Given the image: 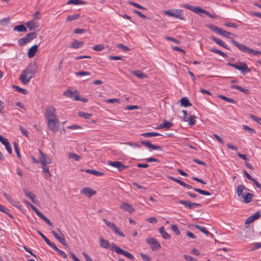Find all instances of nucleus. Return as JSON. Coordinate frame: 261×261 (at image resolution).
<instances>
[{
  "label": "nucleus",
  "mask_w": 261,
  "mask_h": 261,
  "mask_svg": "<svg viewBox=\"0 0 261 261\" xmlns=\"http://www.w3.org/2000/svg\"><path fill=\"white\" fill-rule=\"evenodd\" d=\"M36 70L37 65L36 63H31L26 69L22 71L21 74L20 75L19 80L24 85L28 84L32 78V75L35 74Z\"/></svg>",
  "instance_id": "1"
},
{
  "label": "nucleus",
  "mask_w": 261,
  "mask_h": 261,
  "mask_svg": "<svg viewBox=\"0 0 261 261\" xmlns=\"http://www.w3.org/2000/svg\"><path fill=\"white\" fill-rule=\"evenodd\" d=\"M180 6L189 9L196 14H199L200 12L202 13L211 18H216L217 17L215 14H211L207 11L199 7H194L188 4H181Z\"/></svg>",
  "instance_id": "2"
},
{
  "label": "nucleus",
  "mask_w": 261,
  "mask_h": 261,
  "mask_svg": "<svg viewBox=\"0 0 261 261\" xmlns=\"http://www.w3.org/2000/svg\"><path fill=\"white\" fill-rule=\"evenodd\" d=\"M231 42L239 50L243 52L247 53L249 54H253L254 56L261 55V51L255 50L253 49L250 48L244 44L240 43L234 39L231 40Z\"/></svg>",
  "instance_id": "3"
},
{
  "label": "nucleus",
  "mask_w": 261,
  "mask_h": 261,
  "mask_svg": "<svg viewBox=\"0 0 261 261\" xmlns=\"http://www.w3.org/2000/svg\"><path fill=\"white\" fill-rule=\"evenodd\" d=\"M63 95L67 97L71 98L76 101H81L84 102H87L88 99L86 98H81L79 92L77 90L71 91L67 90L63 93Z\"/></svg>",
  "instance_id": "4"
},
{
  "label": "nucleus",
  "mask_w": 261,
  "mask_h": 261,
  "mask_svg": "<svg viewBox=\"0 0 261 261\" xmlns=\"http://www.w3.org/2000/svg\"><path fill=\"white\" fill-rule=\"evenodd\" d=\"M110 249L112 251H115L118 254H122L130 260L134 259V256H133V255H132L131 253L128 252L126 251L123 250L114 243H112L111 245Z\"/></svg>",
  "instance_id": "5"
},
{
  "label": "nucleus",
  "mask_w": 261,
  "mask_h": 261,
  "mask_svg": "<svg viewBox=\"0 0 261 261\" xmlns=\"http://www.w3.org/2000/svg\"><path fill=\"white\" fill-rule=\"evenodd\" d=\"M227 65L235 68L236 69L241 71L242 73L245 71H250L249 68L248 67L247 64L244 62H238L236 64L228 63Z\"/></svg>",
  "instance_id": "6"
},
{
  "label": "nucleus",
  "mask_w": 261,
  "mask_h": 261,
  "mask_svg": "<svg viewBox=\"0 0 261 261\" xmlns=\"http://www.w3.org/2000/svg\"><path fill=\"white\" fill-rule=\"evenodd\" d=\"M37 37V34L35 32H31L26 34L25 37L19 39L18 43L20 46H22L24 44L29 42L30 41L35 38Z\"/></svg>",
  "instance_id": "7"
},
{
  "label": "nucleus",
  "mask_w": 261,
  "mask_h": 261,
  "mask_svg": "<svg viewBox=\"0 0 261 261\" xmlns=\"http://www.w3.org/2000/svg\"><path fill=\"white\" fill-rule=\"evenodd\" d=\"M45 117L47 120L56 118V109L52 106H49L45 108Z\"/></svg>",
  "instance_id": "8"
},
{
  "label": "nucleus",
  "mask_w": 261,
  "mask_h": 261,
  "mask_svg": "<svg viewBox=\"0 0 261 261\" xmlns=\"http://www.w3.org/2000/svg\"><path fill=\"white\" fill-rule=\"evenodd\" d=\"M47 121L49 129L53 133H56L58 130L60 123L59 119L56 118Z\"/></svg>",
  "instance_id": "9"
},
{
  "label": "nucleus",
  "mask_w": 261,
  "mask_h": 261,
  "mask_svg": "<svg viewBox=\"0 0 261 261\" xmlns=\"http://www.w3.org/2000/svg\"><path fill=\"white\" fill-rule=\"evenodd\" d=\"M38 151L40 155L39 157V161L41 165L45 166L50 164L51 163L50 159L46 154L43 153L40 149H39Z\"/></svg>",
  "instance_id": "10"
},
{
  "label": "nucleus",
  "mask_w": 261,
  "mask_h": 261,
  "mask_svg": "<svg viewBox=\"0 0 261 261\" xmlns=\"http://www.w3.org/2000/svg\"><path fill=\"white\" fill-rule=\"evenodd\" d=\"M108 165L116 168L119 171H122L128 167V166L123 165L121 162L119 161H109Z\"/></svg>",
  "instance_id": "11"
},
{
  "label": "nucleus",
  "mask_w": 261,
  "mask_h": 261,
  "mask_svg": "<svg viewBox=\"0 0 261 261\" xmlns=\"http://www.w3.org/2000/svg\"><path fill=\"white\" fill-rule=\"evenodd\" d=\"M147 242L149 244L152 250H155L161 248V245L157 240L154 238L148 239Z\"/></svg>",
  "instance_id": "12"
},
{
  "label": "nucleus",
  "mask_w": 261,
  "mask_h": 261,
  "mask_svg": "<svg viewBox=\"0 0 261 261\" xmlns=\"http://www.w3.org/2000/svg\"><path fill=\"white\" fill-rule=\"evenodd\" d=\"M182 186L188 189H193L195 191H196L202 195H203L210 196L211 195V194L207 191L202 190L198 189V188H193L191 186L188 185V184H186L185 182L184 183V184Z\"/></svg>",
  "instance_id": "13"
},
{
  "label": "nucleus",
  "mask_w": 261,
  "mask_h": 261,
  "mask_svg": "<svg viewBox=\"0 0 261 261\" xmlns=\"http://www.w3.org/2000/svg\"><path fill=\"white\" fill-rule=\"evenodd\" d=\"M141 143L142 145H144L145 146L147 147V148L151 149L152 150H162V147L161 146L156 145H153L148 141H141Z\"/></svg>",
  "instance_id": "14"
},
{
  "label": "nucleus",
  "mask_w": 261,
  "mask_h": 261,
  "mask_svg": "<svg viewBox=\"0 0 261 261\" xmlns=\"http://www.w3.org/2000/svg\"><path fill=\"white\" fill-rule=\"evenodd\" d=\"M260 217V213L259 211L256 212L252 216L247 218V219L245 221L246 224H249L252 223L255 220H257Z\"/></svg>",
  "instance_id": "15"
},
{
  "label": "nucleus",
  "mask_w": 261,
  "mask_h": 261,
  "mask_svg": "<svg viewBox=\"0 0 261 261\" xmlns=\"http://www.w3.org/2000/svg\"><path fill=\"white\" fill-rule=\"evenodd\" d=\"M120 208L123 210L124 211L131 214L135 211V209L132 206L126 202H123L120 205Z\"/></svg>",
  "instance_id": "16"
},
{
  "label": "nucleus",
  "mask_w": 261,
  "mask_h": 261,
  "mask_svg": "<svg viewBox=\"0 0 261 261\" xmlns=\"http://www.w3.org/2000/svg\"><path fill=\"white\" fill-rule=\"evenodd\" d=\"M81 193L86 195L88 197H91L92 196L95 195L96 192L90 188H85L81 191Z\"/></svg>",
  "instance_id": "17"
},
{
  "label": "nucleus",
  "mask_w": 261,
  "mask_h": 261,
  "mask_svg": "<svg viewBox=\"0 0 261 261\" xmlns=\"http://www.w3.org/2000/svg\"><path fill=\"white\" fill-rule=\"evenodd\" d=\"M211 39L213 41H214L216 43H217L218 45L221 46H222L223 47L227 49H229V48H228V46L227 45H226L225 44V43L222 41L221 40L218 39V38H217L216 37H215V36H211L210 37Z\"/></svg>",
  "instance_id": "18"
},
{
  "label": "nucleus",
  "mask_w": 261,
  "mask_h": 261,
  "mask_svg": "<svg viewBox=\"0 0 261 261\" xmlns=\"http://www.w3.org/2000/svg\"><path fill=\"white\" fill-rule=\"evenodd\" d=\"M37 48H38V45H34L33 46H32L29 50V51L28 53V56L29 58H31L33 57L36 53L37 51Z\"/></svg>",
  "instance_id": "19"
},
{
  "label": "nucleus",
  "mask_w": 261,
  "mask_h": 261,
  "mask_svg": "<svg viewBox=\"0 0 261 261\" xmlns=\"http://www.w3.org/2000/svg\"><path fill=\"white\" fill-rule=\"evenodd\" d=\"M27 27L30 30H34L38 28L39 24L38 23L34 21V20H32L30 21H28L26 23Z\"/></svg>",
  "instance_id": "20"
},
{
  "label": "nucleus",
  "mask_w": 261,
  "mask_h": 261,
  "mask_svg": "<svg viewBox=\"0 0 261 261\" xmlns=\"http://www.w3.org/2000/svg\"><path fill=\"white\" fill-rule=\"evenodd\" d=\"M84 45V42L83 41H80L77 40H74L71 43L70 45L71 48H79L82 47Z\"/></svg>",
  "instance_id": "21"
},
{
  "label": "nucleus",
  "mask_w": 261,
  "mask_h": 261,
  "mask_svg": "<svg viewBox=\"0 0 261 261\" xmlns=\"http://www.w3.org/2000/svg\"><path fill=\"white\" fill-rule=\"evenodd\" d=\"M99 245L103 248H108L110 247L109 242L102 238H99Z\"/></svg>",
  "instance_id": "22"
},
{
  "label": "nucleus",
  "mask_w": 261,
  "mask_h": 261,
  "mask_svg": "<svg viewBox=\"0 0 261 261\" xmlns=\"http://www.w3.org/2000/svg\"><path fill=\"white\" fill-rule=\"evenodd\" d=\"M194 227L205 233L206 236H212V234L206 229V228L197 224L194 225Z\"/></svg>",
  "instance_id": "23"
},
{
  "label": "nucleus",
  "mask_w": 261,
  "mask_h": 261,
  "mask_svg": "<svg viewBox=\"0 0 261 261\" xmlns=\"http://www.w3.org/2000/svg\"><path fill=\"white\" fill-rule=\"evenodd\" d=\"M24 193L25 194V195L28 197L30 199H31L33 203H35V199L36 197L35 195L32 192L29 191L28 190L24 189L23 190Z\"/></svg>",
  "instance_id": "24"
},
{
  "label": "nucleus",
  "mask_w": 261,
  "mask_h": 261,
  "mask_svg": "<svg viewBox=\"0 0 261 261\" xmlns=\"http://www.w3.org/2000/svg\"><path fill=\"white\" fill-rule=\"evenodd\" d=\"M174 14L177 16H174L175 18H178L181 20H185V18L182 16V11L180 9L174 10Z\"/></svg>",
  "instance_id": "25"
},
{
  "label": "nucleus",
  "mask_w": 261,
  "mask_h": 261,
  "mask_svg": "<svg viewBox=\"0 0 261 261\" xmlns=\"http://www.w3.org/2000/svg\"><path fill=\"white\" fill-rule=\"evenodd\" d=\"M243 190L248 191L249 189L246 188L244 185H240L237 188V194L238 196L242 197V196H244L243 195Z\"/></svg>",
  "instance_id": "26"
},
{
  "label": "nucleus",
  "mask_w": 261,
  "mask_h": 261,
  "mask_svg": "<svg viewBox=\"0 0 261 261\" xmlns=\"http://www.w3.org/2000/svg\"><path fill=\"white\" fill-rule=\"evenodd\" d=\"M230 87L232 89H237L242 92H244L246 94H248L250 93V91L248 89H245L240 86L232 85H231Z\"/></svg>",
  "instance_id": "27"
},
{
  "label": "nucleus",
  "mask_w": 261,
  "mask_h": 261,
  "mask_svg": "<svg viewBox=\"0 0 261 261\" xmlns=\"http://www.w3.org/2000/svg\"><path fill=\"white\" fill-rule=\"evenodd\" d=\"M132 73L133 75L136 76L139 79H144L147 77V75L140 70L132 71Z\"/></svg>",
  "instance_id": "28"
},
{
  "label": "nucleus",
  "mask_w": 261,
  "mask_h": 261,
  "mask_svg": "<svg viewBox=\"0 0 261 261\" xmlns=\"http://www.w3.org/2000/svg\"><path fill=\"white\" fill-rule=\"evenodd\" d=\"M160 233L161 234L162 237L165 239H169L170 236L165 231L164 226H162L159 229Z\"/></svg>",
  "instance_id": "29"
},
{
  "label": "nucleus",
  "mask_w": 261,
  "mask_h": 261,
  "mask_svg": "<svg viewBox=\"0 0 261 261\" xmlns=\"http://www.w3.org/2000/svg\"><path fill=\"white\" fill-rule=\"evenodd\" d=\"M253 197V194L250 193H247L246 194L244 195V196H242V198L244 199V201L246 203H248L252 200Z\"/></svg>",
  "instance_id": "30"
},
{
  "label": "nucleus",
  "mask_w": 261,
  "mask_h": 261,
  "mask_svg": "<svg viewBox=\"0 0 261 261\" xmlns=\"http://www.w3.org/2000/svg\"><path fill=\"white\" fill-rule=\"evenodd\" d=\"M85 171H86V172H87L88 173L93 174V175L97 176H102V175H104L103 172H100L99 171L94 170H92V169H86Z\"/></svg>",
  "instance_id": "31"
},
{
  "label": "nucleus",
  "mask_w": 261,
  "mask_h": 261,
  "mask_svg": "<svg viewBox=\"0 0 261 261\" xmlns=\"http://www.w3.org/2000/svg\"><path fill=\"white\" fill-rule=\"evenodd\" d=\"M207 27L211 31H213V32H215L216 33H217L218 34H219V35H220V34L221 33V31L222 30L221 28H219L218 27L214 25L213 24H209L207 26Z\"/></svg>",
  "instance_id": "32"
},
{
  "label": "nucleus",
  "mask_w": 261,
  "mask_h": 261,
  "mask_svg": "<svg viewBox=\"0 0 261 261\" xmlns=\"http://www.w3.org/2000/svg\"><path fill=\"white\" fill-rule=\"evenodd\" d=\"M14 31L25 32L27 31L26 27L23 24L16 25L14 28Z\"/></svg>",
  "instance_id": "33"
},
{
  "label": "nucleus",
  "mask_w": 261,
  "mask_h": 261,
  "mask_svg": "<svg viewBox=\"0 0 261 261\" xmlns=\"http://www.w3.org/2000/svg\"><path fill=\"white\" fill-rule=\"evenodd\" d=\"M141 135L144 137L150 138L152 137L161 136V135L158 133H155V132H148V133H143Z\"/></svg>",
  "instance_id": "34"
},
{
  "label": "nucleus",
  "mask_w": 261,
  "mask_h": 261,
  "mask_svg": "<svg viewBox=\"0 0 261 261\" xmlns=\"http://www.w3.org/2000/svg\"><path fill=\"white\" fill-rule=\"evenodd\" d=\"M180 105L184 107H187L192 105L187 97L182 98L180 99Z\"/></svg>",
  "instance_id": "35"
},
{
  "label": "nucleus",
  "mask_w": 261,
  "mask_h": 261,
  "mask_svg": "<svg viewBox=\"0 0 261 261\" xmlns=\"http://www.w3.org/2000/svg\"><path fill=\"white\" fill-rule=\"evenodd\" d=\"M218 97L224 100H225L228 102H230V103H237V101L232 99V98H230L229 97H227L224 95H218Z\"/></svg>",
  "instance_id": "36"
},
{
  "label": "nucleus",
  "mask_w": 261,
  "mask_h": 261,
  "mask_svg": "<svg viewBox=\"0 0 261 261\" xmlns=\"http://www.w3.org/2000/svg\"><path fill=\"white\" fill-rule=\"evenodd\" d=\"M78 116L79 117L84 118L86 119H89L91 117L92 115L89 113H87L81 111L78 113Z\"/></svg>",
  "instance_id": "37"
},
{
  "label": "nucleus",
  "mask_w": 261,
  "mask_h": 261,
  "mask_svg": "<svg viewBox=\"0 0 261 261\" xmlns=\"http://www.w3.org/2000/svg\"><path fill=\"white\" fill-rule=\"evenodd\" d=\"M68 158L72 159L76 161H79L81 159V157L74 153L69 152L68 153Z\"/></svg>",
  "instance_id": "38"
},
{
  "label": "nucleus",
  "mask_w": 261,
  "mask_h": 261,
  "mask_svg": "<svg viewBox=\"0 0 261 261\" xmlns=\"http://www.w3.org/2000/svg\"><path fill=\"white\" fill-rule=\"evenodd\" d=\"M57 229L61 233V234L62 236V237H60L59 238V239H58L57 240L62 244H63L64 246H66L67 244H66V240H65V239L64 234L61 232V230L59 228H57Z\"/></svg>",
  "instance_id": "39"
},
{
  "label": "nucleus",
  "mask_w": 261,
  "mask_h": 261,
  "mask_svg": "<svg viewBox=\"0 0 261 261\" xmlns=\"http://www.w3.org/2000/svg\"><path fill=\"white\" fill-rule=\"evenodd\" d=\"M42 171L44 173H46V177L47 178L48 177H51V174L49 172V167L47 166V165L45 166H42Z\"/></svg>",
  "instance_id": "40"
},
{
  "label": "nucleus",
  "mask_w": 261,
  "mask_h": 261,
  "mask_svg": "<svg viewBox=\"0 0 261 261\" xmlns=\"http://www.w3.org/2000/svg\"><path fill=\"white\" fill-rule=\"evenodd\" d=\"M210 51L213 52V53L218 54L220 55V56H222L224 58L227 57V55L225 53H224L223 51H222L221 50H219V49H217L213 48L211 49Z\"/></svg>",
  "instance_id": "41"
},
{
  "label": "nucleus",
  "mask_w": 261,
  "mask_h": 261,
  "mask_svg": "<svg viewBox=\"0 0 261 261\" xmlns=\"http://www.w3.org/2000/svg\"><path fill=\"white\" fill-rule=\"evenodd\" d=\"M85 2L83 1L82 0H69L67 3V5L69 4H74V5H80V4H85Z\"/></svg>",
  "instance_id": "42"
},
{
  "label": "nucleus",
  "mask_w": 261,
  "mask_h": 261,
  "mask_svg": "<svg viewBox=\"0 0 261 261\" xmlns=\"http://www.w3.org/2000/svg\"><path fill=\"white\" fill-rule=\"evenodd\" d=\"M177 203L182 204L184 205L186 207L190 209V207H191V201H190L180 200L177 201Z\"/></svg>",
  "instance_id": "43"
},
{
  "label": "nucleus",
  "mask_w": 261,
  "mask_h": 261,
  "mask_svg": "<svg viewBox=\"0 0 261 261\" xmlns=\"http://www.w3.org/2000/svg\"><path fill=\"white\" fill-rule=\"evenodd\" d=\"M13 88L18 92H20L23 94H27L28 93V90L20 88L17 86H13Z\"/></svg>",
  "instance_id": "44"
},
{
  "label": "nucleus",
  "mask_w": 261,
  "mask_h": 261,
  "mask_svg": "<svg viewBox=\"0 0 261 261\" xmlns=\"http://www.w3.org/2000/svg\"><path fill=\"white\" fill-rule=\"evenodd\" d=\"M4 196L9 202L11 203L14 206H16V203H18V202L16 201H13L12 198L9 195L4 193Z\"/></svg>",
  "instance_id": "45"
},
{
  "label": "nucleus",
  "mask_w": 261,
  "mask_h": 261,
  "mask_svg": "<svg viewBox=\"0 0 261 261\" xmlns=\"http://www.w3.org/2000/svg\"><path fill=\"white\" fill-rule=\"evenodd\" d=\"M80 16V15L79 14H75L74 15H69V16H67L66 20H67V21H72V20H76V19H77L78 18H79Z\"/></svg>",
  "instance_id": "46"
},
{
  "label": "nucleus",
  "mask_w": 261,
  "mask_h": 261,
  "mask_svg": "<svg viewBox=\"0 0 261 261\" xmlns=\"http://www.w3.org/2000/svg\"><path fill=\"white\" fill-rule=\"evenodd\" d=\"M195 116L194 115H190V117L188 118V121L189 122V124L190 126H193L195 124L196 120H195Z\"/></svg>",
  "instance_id": "47"
},
{
  "label": "nucleus",
  "mask_w": 261,
  "mask_h": 261,
  "mask_svg": "<svg viewBox=\"0 0 261 261\" xmlns=\"http://www.w3.org/2000/svg\"><path fill=\"white\" fill-rule=\"evenodd\" d=\"M220 35L223 36V37H226L227 38L230 39L231 40L232 39L229 37V35H231V33L226 31L223 30L222 29L221 31Z\"/></svg>",
  "instance_id": "48"
},
{
  "label": "nucleus",
  "mask_w": 261,
  "mask_h": 261,
  "mask_svg": "<svg viewBox=\"0 0 261 261\" xmlns=\"http://www.w3.org/2000/svg\"><path fill=\"white\" fill-rule=\"evenodd\" d=\"M243 128L244 130L249 132V133L251 134L255 133V130L253 128L249 127V126H248L247 125H243Z\"/></svg>",
  "instance_id": "49"
},
{
  "label": "nucleus",
  "mask_w": 261,
  "mask_h": 261,
  "mask_svg": "<svg viewBox=\"0 0 261 261\" xmlns=\"http://www.w3.org/2000/svg\"><path fill=\"white\" fill-rule=\"evenodd\" d=\"M164 128L168 129L173 126V124L171 122H170L166 120H164Z\"/></svg>",
  "instance_id": "50"
},
{
  "label": "nucleus",
  "mask_w": 261,
  "mask_h": 261,
  "mask_svg": "<svg viewBox=\"0 0 261 261\" xmlns=\"http://www.w3.org/2000/svg\"><path fill=\"white\" fill-rule=\"evenodd\" d=\"M171 228L172 230L177 235L180 234V231L176 225L172 224L171 225Z\"/></svg>",
  "instance_id": "51"
},
{
  "label": "nucleus",
  "mask_w": 261,
  "mask_h": 261,
  "mask_svg": "<svg viewBox=\"0 0 261 261\" xmlns=\"http://www.w3.org/2000/svg\"><path fill=\"white\" fill-rule=\"evenodd\" d=\"M168 178H169V179H171V180H173V181H175V182H177L178 184H179L180 185H181V186H182L184 185V183H185V182H184V181H182V180H180V179H177V178H175V177H172V176H168Z\"/></svg>",
  "instance_id": "52"
},
{
  "label": "nucleus",
  "mask_w": 261,
  "mask_h": 261,
  "mask_svg": "<svg viewBox=\"0 0 261 261\" xmlns=\"http://www.w3.org/2000/svg\"><path fill=\"white\" fill-rule=\"evenodd\" d=\"M13 145H14L15 151L16 152L17 157L19 158H20V154L19 152V148H18L17 143L15 142L13 143Z\"/></svg>",
  "instance_id": "53"
},
{
  "label": "nucleus",
  "mask_w": 261,
  "mask_h": 261,
  "mask_svg": "<svg viewBox=\"0 0 261 261\" xmlns=\"http://www.w3.org/2000/svg\"><path fill=\"white\" fill-rule=\"evenodd\" d=\"M104 48H105V47L102 44H97V45H95L93 47V49L95 51H101V50H103Z\"/></svg>",
  "instance_id": "54"
},
{
  "label": "nucleus",
  "mask_w": 261,
  "mask_h": 261,
  "mask_svg": "<svg viewBox=\"0 0 261 261\" xmlns=\"http://www.w3.org/2000/svg\"><path fill=\"white\" fill-rule=\"evenodd\" d=\"M164 14L172 17L177 16L175 14H174V10L172 9L165 11L164 12Z\"/></svg>",
  "instance_id": "55"
},
{
  "label": "nucleus",
  "mask_w": 261,
  "mask_h": 261,
  "mask_svg": "<svg viewBox=\"0 0 261 261\" xmlns=\"http://www.w3.org/2000/svg\"><path fill=\"white\" fill-rule=\"evenodd\" d=\"M30 207H31V208L35 212V213L36 214V215L39 217L41 214H42L41 212H40L37 208L36 206H35L33 204H30Z\"/></svg>",
  "instance_id": "56"
},
{
  "label": "nucleus",
  "mask_w": 261,
  "mask_h": 261,
  "mask_svg": "<svg viewBox=\"0 0 261 261\" xmlns=\"http://www.w3.org/2000/svg\"><path fill=\"white\" fill-rule=\"evenodd\" d=\"M103 221L105 222L106 224L110 228L112 229L113 227H115V224L113 223H111L109 221L107 220L106 219H103Z\"/></svg>",
  "instance_id": "57"
},
{
  "label": "nucleus",
  "mask_w": 261,
  "mask_h": 261,
  "mask_svg": "<svg viewBox=\"0 0 261 261\" xmlns=\"http://www.w3.org/2000/svg\"><path fill=\"white\" fill-rule=\"evenodd\" d=\"M112 229L114 230V231L118 234V235H119L120 236H121V237H124V236L123 234V233H122V232L120 231L119 229V228L116 226V225H115V227H113L112 228Z\"/></svg>",
  "instance_id": "58"
},
{
  "label": "nucleus",
  "mask_w": 261,
  "mask_h": 261,
  "mask_svg": "<svg viewBox=\"0 0 261 261\" xmlns=\"http://www.w3.org/2000/svg\"><path fill=\"white\" fill-rule=\"evenodd\" d=\"M250 118H251L253 120L258 122L259 124H261V118H258L253 114H250Z\"/></svg>",
  "instance_id": "59"
},
{
  "label": "nucleus",
  "mask_w": 261,
  "mask_h": 261,
  "mask_svg": "<svg viewBox=\"0 0 261 261\" xmlns=\"http://www.w3.org/2000/svg\"><path fill=\"white\" fill-rule=\"evenodd\" d=\"M117 47L119 48H120L121 49H122V50H123L124 51H126L129 50V48L127 46H126L125 45H124L122 44H118L117 45Z\"/></svg>",
  "instance_id": "60"
},
{
  "label": "nucleus",
  "mask_w": 261,
  "mask_h": 261,
  "mask_svg": "<svg viewBox=\"0 0 261 261\" xmlns=\"http://www.w3.org/2000/svg\"><path fill=\"white\" fill-rule=\"evenodd\" d=\"M133 13L137 14L139 17H140L141 18H142L143 19L146 18V17L145 15H144L141 12H140L139 11H138L137 10H134Z\"/></svg>",
  "instance_id": "61"
},
{
  "label": "nucleus",
  "mask_w": 261,
  "mask_h": 261,
  "mask_svg": "<svg viewBox=\"0 0 261 261\" xmlns=\"http://www.w3.org/2000/svg\"><path fill=\"white\" fill-rule=\"evenodd\" d=\"M91 74L90 72L88 71H79L76 73V75H80V76H84V75H90Z\"/></svg>",
  "instance_id": "62"
},
{
  "label": "nucleus",
  "mask_w": 261,
  "mask_h": 261,
  "mask_svg": "<svg viewBox=\"0 0 261 261\" xmlns=\"http://www.w3.org/2000/svg\"><path fill=\"white\" fill-rule=\"evenodd\" d=\"M140 255L144 261H151V258L147 255L141 253Z\"/></svg>",
  "instance_id": "63"
},
{
  "label": "nucleus",
  "mask_w": 261,
  "mask_h": 261,
  "mask_svg": "<svg viewBox=\"0 0 261 261\" xmlns=\"http://www.w3.org/2000/svg\"><path fill=\"white\" fill-rule=\"evenodd\" d=\"M184 257L185 259L187 261H196V259L194 258L193 257L188 255H184Z\"/></svg>",
  "instance_id": "64"
}]
</instances>
